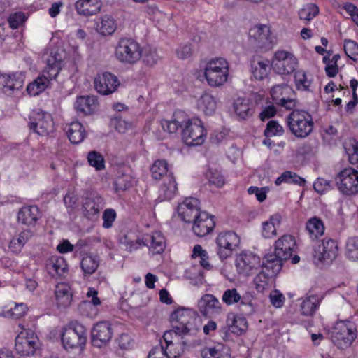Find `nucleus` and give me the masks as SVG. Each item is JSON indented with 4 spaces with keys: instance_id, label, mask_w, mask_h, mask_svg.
Masks as SVG:
<instances>
[{
    "instance_id": "nucleus-1",
    "label": "nucleus",
    "mask_w": 358,
    "mask_h": 358,
    "mask_svg": "<svg viewBox=\"0 0 358 358\" xmlns=\"http://www.w3.org/2000/svg\"><path fill=\"white\" fill-rule=\"evenodd\" d=\"M190 316L189 310L180 308L171 315V322L172 329L164 333L163 338L166 345L182 340L187 336H194L198 332V328L195 327Z\"/></svg>"
},
{
    "instance_id": "nucleus-2",
    "label": "nucleus",
    "mask_w": 358,
    "mask_h": 358,
    "mask_svg": "<svg viewBox=\"0 0 358 358\" xmlns=\"http://www.w3.org/2000/svg\"><path fill=\"white\" fill-rule=\"evenodd\" d=\"M60 54L51 52L47 59L46 66L41 73L27 87V92L31 96L38 95L50 86L52 80H56L63 66Z\"/></svg>"
},
{
    "instance_id": "nucleus-3",
    "label": "nucleus",
    "mask_w": 358,
    "mask_h": 358,
    "mask_svg": "<svg viewBox=\"0 0 358 358\" xmlns=\"http://www.w3.org/2000/svg\"><path fill=\"white\" fill-rule=\"evenodd\" d=\"M296 247V241L292 235H284L274 245V252L265 255L266 268H271L273 273H279L282 262L289 259Z\"/></svg>"
},
{
    "instance_id": "nucleus-4",
    "label": "nucleus",
    "mask_w": 358,
    "mask_h": 358,
    "mask_svg": "<svg viewBox=\"0 0 358 358\" xmlns=\"http://www.w3.org/2000/svg\"><path fill=\"white\" fill-rule=\"evenodd\" d=\"M143 48L134 38L131 37L120 38L115 48V57L124 64H134L142 57Z\"/></svg>"
},
{
    "instance_id": "nucleus-5",
    "label": "nucleus",
    "mask_w": 358,
    "mask_h": 358,
    "mask_svg": "<svg viewBox=\"0 0 358 358\" xmlns=\"http://www.w3.org/2000/svg\"><path fill=\"white\" fill-rule=\"evenodd\" d=\"M287 122L291 133L299 138L308 137L314 127L312 115L302 110H292L287 117Z\"/></svg>"
},
{
    "instance_id": "nucleus-6",
    "label": "nucleus",
    "mask_w": 358,
    "mask_h": 358,
    "mask_svg": "<svg viewBox=\"0 0 358 358\" xmlns=\"http://www.w3.org/2000/svg\"><path fill=\"white\" fill-rule=\"evenodd\" d=\"M203 72L205 78L210 87H220L228 80L229 63L222 57L212 59L206 63Z\"/></svg>"
},
{
    "instance_id": "nucleus-7",
    "label": "nucleus",
    "mask_w": 358,
    "mask_h": 358,
    "mask_svg": "<svg viewBox=\"0 0 358 358\" xmlns=\"http://www.w3.org/2000/svg\"><path fill=\"white\" fill-rule=\"evenodd\" d=\"M62 341L65 349H83L87 341V330L81 324L71 322L64 329Z\"/></svg>"
},
{
    "instance_id": "nucleus-8",
    "label": "nucleus",
    "mask_w": 358,
    "mask_h": 358,
    "mask_svg": "<svg viewBox=\"0 0 358 358\" xmlns=\"http://www.w3.org/2000/svg\"><path fill=\"white\" fill-rule=\"evenodd\" d=\"M356 338V329L352 322L339 321L336 323L331 340L338 348L345 349L350 347Z\"/></svg>"
},
{
    "instance_id": "nucleus-9",
    "label": "nucleus",
    "mask_w": 358,
    "mask_h": 358,
    "mask_svg": "<svg viewBox=\"0 0 358 358\" xmlns=\"http://www.w3.org/2000/svg\"><path fill=\"white\" fill-rule=\"evenodd\" d=\"M335 182L342 194L352 196L358 194V171L354 168L343 169L336 176Z\"/></svg>"
},
{
    "instance_id": "nucleus-10",
    "label": "nucleus",
    "mask_w": 358,
    "mask_h": 358,
    "mask_svg": "<svg viewBox=\"0 0 358 358\" xmlns=\"http://www.w3.org/2000/svg\"><path fill=\"white\" fill-rule=\"evenodd\" d=\"M182 135L187 145H199L204 142L206 133L200 120L192 119L186 120Z\"/></svg>"
},
{
    "instance_id": "nucleus-11",
    "label": "nucleus",
    "mask_w": 358,
    "mask_h": 358,
    "mask_svg": "<svg viewBox=\"0 0 358 358\" xmlns=\"http://www.w3.org/2000/svg\"><path fill=\"white\" fill-rule=\"evenodd\" d=\"M217 255L221 260L231 256L239 244V238L234 231L220 233L215 238Z\"/></svg>"
},
{
    "instance_id": "nucleus-12",
    "label": "nucleus",
    "mask_w": 358,
    "mask_h": 358,
    "mask_svg": "<svg viewBox=\"0 0 358 358\" xmlns=\"http://www.w3.org/2000/svg\"><path fill=\"white\" fill-rule=\"evenodd\" d=\"M271 96L273 102L287 110H292L296 106L294 92L287 84H278L271 89Z\"/></svg>"
},
{
    "instance_id": "nucleus-13",
    "label": "nucleus",
    "mask_w": 358,
    "mask_h": 358,
    "mask_svg": "<svg viewBox=\"0 0 358 358\" xmlns=\"http://www.w3.org/2000/svg\"><path fill=\"white\" fill-rule=\"evenodd\" d=\"M298 65L294 55L289 51L278 50L275 52L272 66L279 74H289L294 72Z\"/></svg>"
},
{
    "instance_id": "nucleus-14",
    "label": "nucleus",
    "mask_w": 358,
    "mask_h": 358,
    "mask_svg": "<svg viewBox=\"0 0 358 358\" xmlns=\"http://www.w3.org/2000/svg\"><path fill=\"white\" fill-rule=\"evenodd\" d=\"M338 252V245L334 240L323 239L313 250V261L316 264L330 263L336 259Z\"/></svg>"
},
{
    "instance_id": "nucleus-15",
    "label": "nucleus",
    "mask_w": 358,
    "mask_h": 358,
    "mask_svg": "<svg viewBox=\"0 0 358 358\" xmlns=\"http://www.w3.org/2000/svg\"><path fill=\"white\" fill-rule=\"evenodd\" d=\"M249 36L257 48L265 50L272 48L274 37L268 25L259 24L254 26L250 29Z\"/></svg>"
},
{
    "instance_id": "nucleus-16",
    "label": "nucleus",
    "mask_w": 358,
    "mask_h": 358,
    "mask_svg": "<svg viewBox=\"0 0 358 358\" xmlns=\"http://www.w3.org/2000/svg\"><path fill=\"white\" fill-rule=\"evenodd\" d=\"M29 127L39 136H46L50 134L55 129L51 114L44 111L34 113L30 119Z\"/></svg>"
},
{
    "instance_id": "nucleus-17",
    "label": "nucleus",
    "mask_w": 358,
    "mask_h": 358,
    "mask_svg": "<svg viewBox=\"0 0 358 358\" xmlns=\"http://www.w3.org/2000/svg\"><path fill=\"white\" fill-rule=\"evenodd\" d=\"M37 341L32 331L23 329L15 338V350L22 356L33 355L37 346Z\"/></svg>"
},
{
    "instance_id": "nucleus-18",
    "label": "nucleus",
    "mask_w": 358,
    "mask_h": 358,
    "mask_svg": "<svg viewBox=\"0 0 358 358\" xmlns=\"http://www.w3.org/2000/svg\"><path fill=\"white\" fill-rule=\"evenodd\" d=\"M103 199L95 192L87 194L84 198L82 205V210L84 216L89 220L96 219L103 208Z\"/></svg>"
},
{
    "instance_id": "nucleus-19",
    "label": "nucleus",
    "mask_w": 358,
    "mask_h": 358,
    "mask_svg": "<svg viewBox=\"0 0 358 358\" xmlns=\"http://www.w3.org/2000/svg\"><path fill=\"white\" fill-rule=\"evenodd\" d=\"M113 334V329L108 322H97L92 329V345L97 348L106 345L111 340Z\"/></svg>"
},
{
    "instance_id": "nucleus-20",
    "label": "nucleus",
    "mask_w": 358,
    "mask_h": 358,
    "mask_svg": "<svg viewBox=\"0 0 358 358\" xmlns=\"http://www.w3.org/2000/svg\"><path fill=\"white\" fill-rule=\"evenodd\" d=\"M120 85L118 78L109 72L98 74L94 79V87L97 92L108 95L114 92Z\"/></svg>"
},
{
    "instance_id": "nucleus-21",
    "label": "nucleus",
    "mask_w": 358,
    "mask_h": 358,
    "mask_svg": "<svg viewBox=\"0 0 358 358\" xmlns=\"http://www.w3.org/2000/svg\"><path fill=\"white\" fill-rule=\"evenodd\" d=\"M262 264L260 258L252 252H242L236 259V266L238 273L245 275H250Z\"/></svg>"
},
{
    "instance_id": "nucleus-22",
    "label": "nucleus",
    "mask_w": 358,
    "mask_h": 358,
    "mask_svg": "<svg viewBox=\"0 0 358 358\" xmlns=\"http://www.w3.org/2000/svg\"><path fill=\"white\" fill-rule=\"evenodd\" d=\"M200 208V201L196 198L189 197L179 204L178 213L184 222L191 223L202 212Z\"/></svg>"
},
{
    "instance_id": "nucleus-23",
    "label": "nucleus",
    "mask_w": 358,
    "mask_h": 358,
    "mask_svg": "<svg viewBox=\"0 0 358 358\" xmlns=\"http://www.w3.org/2000/svg\"><path fill=\"white\" fill-rule=\"evenodd\" d=\"M192 231L199 237L210 234L215 226L214 217L206 211H202L192 222Z\"/></svg>"
},
{
    "instance_id": "nucleus-24",
    "label": "nucleus",
    "mask_w": 358,
    "mask_h": 358,
    "mask_svg": "<svg viewBox=\"0 0 358 358\" xmlns=\"http://www.w3.org/2000/svg\"><path fill=\"white\" fill-rule=\"evenodd\" d=\"M22 75L5 74L0 73V90L7 95H12L15 91L20 90L23 86Z\"/></svg>"
},
{
    "instance_id": "nucleus-25",
    "label": "nucleus",
    "mask_w": 358,
    "mask_h": 358,
    "mask_svg": "<svg viewBox=\"0 0 358 358\" xmlns=\"http://www.w3.org/2000/svg\"><path fill=\"white\" fill-rule=\"evenodd\" d=\"M41 213L36 206H26L21 208L17 213V222L27 227H34L41 217Z\"/></svg>"
},
{
    "instance_id": "nucleus-26",
    "label": "nucleus",
    "mask_w": 358,
    "mask_h": 358,
    "mask_svg": "<svg viewBox=\"0 0 358 358\" xmlns=\"http://www.w3.org/2000/svg\"><path fill=\"white\" fill-rule=\"evenodd\" d=\"M198 306L200 312L204 315L220 314L222 311L220 302L212 294L203 296L198 302Z\"/></svg>"
},
{
    "instance_id": "nucleus-27",
    "label": "nucleus",
    "mask_w": 358,
    "mask_h": 358,
    "mask_svg": "<svg viewBox=\"0 0 358 358\" xmlns=\"http://www.w3.org/2000/svg\"><path fill=\"white\" fill-rule=\"evenodd\" d=\"M144 245L148 246L152 255L161 254L166 248L165 238L161 232L155 231L144 235Z\"/></svg>"
},
{
    "instance_id": "nucleus-28",
    "label": "nucleus",
    "mask_w": 358,
    "mask_h": 358,
    "mask_svg": "<svg viewBox=\"0 0 358 358\" xmlns=\"http://www.w3.org/2000/svg\"><path fill=\"white\" fill-rule=\"evenodd\" d=\"M102 3L100 0H78L75 9L80 15L89 17L100 12Z\"/></svg>"
},
{
    "instance_id": "nucleus-29",
    "label": "nucleus",
    "mask_w": 358,
    "mask_h": 358,
    "mask_svg": "<svg viewBox=\"0 0 358 358\" xmlns=\"http://www.w3.org/2000/svg\"><path fill=\"white\" fill-rule=\"evenodd\" d=\"M45 267L48 273L52 277L63 276L68 269L65 259L57 255L51 256L48 259Z\"/></svg>"
},
{
    "instance_id": "nucleus-30",
    "label": "nucleus",
    "mask_w": 358,
    "mask_h": 358,
    "mask_svg": "<svg viewBox=\"0 0 358 358\" xmlns=\"http://www.w3.org/2000/svg\"><path fill=\"white\" fill-rule=\"evenodd\" d=\"M278 273H273L271 268H266L265 258L262 264V271L255 277L253 282L258 292H264L269 287L272 276Z\"/></svg>"
},
{
    "instance_id": "nucleus-31",
    "label": "nucleus",
    "mask_w": 358,
    "mask_h": 358,
    "mask_svg": "<svg viewBox=\"0 0 358 358\" xmlns=\"http://www.w3.org/2000/svg\"><path fill=\"white\" fill-rule=\"evenodd\" d=\"M119 242L125 250L132 252L144 246V236L140 237L136 233L129 231L122 234Z\"/></svg>"
},
{
    "instance_id": "nucleus-32",
    "label": "nucleus",
    "mask_w": 358,
    "mask_h": 358,
    "mask_svg": "<svg viewBox=\"0 0 358 358\" xmlns=\"http://www.w3.org/2000/svg\"><path fill=\"white\" fill-rule=\"evenodd\" d=\"M97 99L94 96H82L78 97L74 103L76 112L83 115L91 114L96 108Z\"/></svg>"
},
{
    "instance_id": "nucleus-33",
    "label": "nucleus",
    "mask_w": 358,
    "mask_h": 358,
    "mask_svg": "<svg viewBox=\"0 0 358 358\" xmlns=\"http://www.w3.org/2000/svg\"><path fill=\"white\" fill-rule=\"evenodd\" d=\"M178 191L176 179L171 173L164 178L159 189V198L163 200H170L175 196Z\"/></svg>"
},
{
    "instance_id": "nucleus-34",
    "label": "nucleus",
    "mask_w": 358,
    "mask_h": 358,
    "mask_svg": "<svg viewBox=\"0 0 358 358\" xmlns=\"http://www.w3.org/2000/svg\"><path fill=\"white\" fill-rule=\"evenodd\" d=\"M201 358H230L229 349L222 343L201 350Z\"/></svg>"
},
{
    "instance_id": "nucleus-35",
    "label": "nucleus",
    "mask_w": 358,
    "mask_h": 358,
    "mask_svg": "<svg viewBox=\"0 0 358 358\" xmlns=\"http://www.w3.org/2000/svg\"><path fill=\"white\" fill-rule=\"evenodd\" d=\"M55 294L57 305L59 307L66 308L71 304L72 292L69 285L66 283H59L55 287Z\"/></svg>"
},
{
    "instance_id": "nucleus-36",
    "label": "nucleus",
    "mask_w": 358,
    "mask_h": 358,
    "mask_svg": "<svg viewBox=\"0 0 358 358\" xmlns=\"http://www.w3.org/2000/svg\"><path fill=\"white\" fill-rule=\"evenodd\" d=\"M64 129L69 141L73 144L81 143L85 137V130L78 121L67 124Z\"/></svg>"
},
{
    "instance_id": "nucleus-37",
    "label": "nucleus",
    "mask_w": 358,
    "mask_h": 358,
    "mask_svg": "<svg viewBox=\"0 0 358 358\" xmlns=\"http://www.w3.org/2000/svg\"><path fill=\"white\" fill-rule=\"evenodd\" d=\"M281 215L278 213L270 217L269 220L262 223V234L265 238H272L277 235V229L281 223Z\"/></svg>"
},
{
    "instance_id": "nucleus-38",
    "label": "nucleus",
    "mask_w": 358,
    "mask_h": 358,
    "mask_svg": "<svg viewBox=\"0 0 358 358\" xmlns=\"http://www.w3.org/2000/svg\"><path fill=\"white\" fill-rule=\"evenodd\" d=\"M234 110L236 115L242 120L251 117L254 109L250 101L244 98H238L234 103Z\"/></svg>"
},
{
    "instance_id": "nucleus-39",
    "label": "nucleus",
    "mask_w": 358,
    "mask_h": 358,
    "mask_svg": "<svg viewBox=\"0 0 358 358\" xmlns=\"http://www.w3.org/2000/svg\"><path fill=\"white\" fill-rule=\"evenodd\" d=\"M117 29V23L113 17L105 15L100 18V21L96 24V29L102 36H110Z\"/></svg>"
},
{
    "instance_id": "nucleus-40",
    "label": "nucleus",
    "mask_w": 358,
    "mask_h": 358,
    "mask_svg": "<svg viewBox=\"0 0 358 358\" xmlns=\"http://www.w3.org/2000/svg\"><path fill=\"white\" fill-rule=\"evenodd\" d=\"M198 108L204 114L210 115L217 108V101L209 93H203L197 101Z\"/></svg>"
},
{
    "instance_id": "nucleus-41",
    "label": "nucleus",
    "mask_w": 358,
    "mask_h": 358,
    "mask_svg": "<svg viewBox=\"0 0 358 358\" xmlns=\"http://www.w3.org/2000/svg\"><path fill=\"white\" fill-rule=\"evenodd\" d=\"M186 116L182 112L176 113L173 119L171 120H163L162 127L164 131L170 134L176 133L179 128H182V124L185 123Z\"/></svg>"
},
{
    "instance_id": "nucleus-42",
    "label": "nucleus",
    "mask_w": 358,
    "mask_h": 358,
    "mask_svg": "<svg viewBox=\"0 0 358 358\" xmlns=\"http://www.w3.org/2000/svg\"><path fill=\"white\" fill-rule=\"evenodd\" d=\"M33 231L26 229L21 231L17 237H13L9 243V248L13 253H19L25 243L32 237Z\"/></svg>"
},
{
    "instance_id": "nucleus-43",
    "label": "nucleus",
    "mask_w": 358,
    "mask_h": 358,
    "mask_svg": "<svg viewBox=\"0 0 358 358\" xmlns=\"http://www.w3.org/2000/svg\"><path fill=\"white\" fill-rule=\"evenodd\" d=\"M306 228L313 239L319 238L324 232V223L321 219L317 217L310 218L306 222Z\"/></svg>"
},
{
    "instance_id": "nucleus-44",
    "label": "nucleus",
    "mask_w": 358,
    "mask_h": 358,
    "mask_svg": "<svg viewBox=\"0 0 358 358\" xmlns=\"http://www.w3.org/2000/svg\"><path fill=\"white\" fill-rule=\"evenodd\" d=\"M269 69V62L266 59L253 61L251 64L252 74L257 80H261L265 78L268 76Z\"/></svg>"
},
{
    "instance_id": "nucleus-45",
    "label": "nucleus",
    "mask_w": 358,
    "mask_h": 358,
    "mask_svg": "<svg viewBox=\"0 0 358 358\" xmlns=\"http://www.w3.org/2000/svg\"><path fill=\"white\" fill-rule=\"evenodd\" d=\"M229 331L234 334L241 335L247 329V322L244 317L229 315L227 320Z\"/></svg>"
},
{
    "instance_id": "nucleus-46",
    "label": "nucleus",
    "mask_w": 358,
    "mask_h": 358,
    "mask_svg": "<svg viewBox=\"0 0 358 358\" xmlns=\"http://www.w3.org/2000/svg\"><path fill=\"white\" fill-rule=\"evenodd\" d=\"M191 345V341L187 338L179 340L171 345H166L164 348L168 351L171 358H178L184 352L187 347Z\"/></svg>"
},
{
    "instance_id": "nucleus-47",
    "label": "nucleus",
    "mask_w": 358,
    "mask_h": 358,
    "mask_svg": "<svg viewBox=\"0 0 358 358\" xmlns=\"http://www.w3.org/2000/svg\"><path fill=\"white\" fill-rule=\"evenodd\" d=\"M99 266V258L96 255H86L80 262V266L85 275H92Z\"/></svg>"
},
{
    "instance_id": "nucleus-48",
    "label": "nucleus",
    "mask_w": 358,
    "mask_h": 358,
    "mask_svg": "<svg viewBox=\"0 0 358 358\" xmlns=\"http://www.w3.org/2000/svg\"><path fill=\"white\" fill-rule=\"evenodd\" d=\"M319 300L316 296H310L303 300L301 304V314L305 316H313L319 306Z\"/></svg>"
},
{
    "instance_id": "nucleus-49",
    "label": "nucleus",
    "mask_w": 358,
    "mask_h": 358,
    "mask_svg": "<svg viewBox=\"0 0 358 358\" xmlns=\"http://www.w3.org/2000/svg\"><path fill=\"white\" fill-rule=\"evenodd\" d=\"M283 182L285 183H294L297 184L301 186H303L306 180L304 178L300 177L296 173L292 172V171H285L283 172L280 176L277 178L275 180V183L277 185H279Z\"/></svg>"
},
{
    "instance_id": "nucleus-50",
    "label": "nucleus",
    "mask_w": 358,
    "mask_h": 358,
    "mask_svg": "<svg viewBox=\"0 0 358 358\" xmlns=\"http://www.w3.org/2000/svg\"><path fill=\"white\" fill-rule=\"evenodd\" d=\"M150 171L154 179H162L163 176L165 178L168 175V164L165 160H156L152 165Z\"/></svg>"
},
{
    "instance_id": "nucleus-51",
    "label": "nucleus",
    "mask_w": 358,
    "mask_h": 358,
    "mask_svg": "<svg viewBox=\"0 0 358 358\" xmlns=\"http://www.w3.org/2000/svg\"><path fill=\"white\" fill-rule=\"evenodd\" d=\"M319 13V8L314 3L304 6L299 11V17L301 20L310 21Z\"/></svg>"
},
{
    "instance_id": "nucleus-52",
    "label": "nucleus",
    "mask_w": 358,
    "mask_h": 358,
    "mask_svg": "<svg viewBox=\"0 0 358 358\" xmlns=\"http://www.w3.org/2000/svg\"><path fill=\"white\" fill-rule=\"evenodd\" d=\"M192 257L193 258L199 257L200 264L205 269L210 270L212 268V266L208 261L209 257L207 251L203 250L200 245H194Z\"/></svg>"
},
{
    "instance_id": "nucleus-53",
    "label": "nucleus",
    "mask_w": 358,
    "mask_h": 358,
    "mask_svg": "<svg viewBox=\"0 0 358 358\" xmlns=\"http://www.w3.org/2000/svg\"><path fill=\"white\" fill-rule=\"evenodd\" d=\"M294 81L298 90L303 91L309 90L311 80L308 78L306 73L303 71L299 70L296 71Z\"/></svg>"
},
{
    "instance_id": "nucleus-54",
    "label": "nucleus",
    "mask_w": 358,
    "mask_h": 358,
    "mask_svg": "<svg viewBox=\"0 0 358 358\" xmlns=\"http://www.w3.org/2000/svg\"><path fill=\"white\" fill-rule=\"evenodd\" d=\"M347 257L352 261L358 260V237H351L346 243Z\"/></svg>"
},
{
    "instance_id": "nucleus-55",
    "label": "nucleus",
    "mask_w": 358,
    "mask_h": 358,
    "mask_svg": "<svg viewBox=\"0 0 358 358\" xmlns=\"http://www.w3.org/2000/svg\"><path fill=\"white\" fill-rule=\"evenodd\" d=\"M27 306L24 303H15L14 308L3 312L6 317L17 319L23 317L27 311Z\"/></svg>"
},
{
    "instance_id": "nucleus-56",
    "label": "nucleus",
    "mask_w": 358,
    "mask_h": 358,
    "mask_svg": "<svg viewBox=\"0 0 358 358\" xmlns=\"http://www.w3.org/2000/svg\"><path fill=\"white\" fill-rule=\"evenodd\" d=\"M284 133L283 127L275 120H270L264 130V135L266 137H273L275 136H281Z\"/></svg>"
},
{
    "instance_id": "nucleus-57",
    "label": "nucleus",
    "mask_w": 358,
    "mask_h": 358,
    "mask_svg": "<svg viewBox=\"0 0 358 358\" xmlns=\"http://www.w3.org/2000/svg\"><path fill=\"white\" fill-rule=\"evenodd\" d=\"M87 160L89 164L96 170L104 169V159L102 155L96 151H91L88 153Z\"/></svg>"
},
{
    "instance_id": "nucleus-58",
    "label": "nucleus",
    "mask_w": 358,
    "mask_h": 358,
    "mask_svg": "<svg viewBox=\"0 0 358 358\" xmlns=\"http://www.w3.org/2000/svg\"><path fill=\"white\" fill-rule=\"evenodd\" d=\"M206 177L209 183L216 187H221L225 182L224 176L216 170H209L206 173Z\"/></svg>"
},
{
    "instance_id": "nucleus-59",
    "label": "nucleus",
    "mask_w": 358,
    "mask_h": 358,
    "mask_svg": "<svg viewBox=\"0 0 358 358\" xmlns=\"http://www.w3.org/2000/svg\"><path fill=\"white\" fill-rule=\"evenodd\" d=\"M344 50L345 54L354 61L358 60V44L352 40H345Z\"/></svg>"
},
{
    "instance_id": "nucleus-60",
    "label": "nucleus",
    "mask_w": 358,
    "mask_h": 358,
    "mask_svg": "<svg viewBox=\"0 0 358 358\" xmlns=\"http://www.w3.org/2000/svg\"><path fill=\"white\" fill-rule=\"evenodd\" d=\"M27 17L23 12H16L12 13L8 17V23L12 29H17L22 26L27 20Z\"/></svg>"
},
{
    "instance_id": "nucleus-61",
    "label": "nucleus",
    "mask_w": 358,
    "mask_h": 358,
    "mask_svg": "<svg viewBox=\"0 0 358 358\" xmlns=\"http://www.w3.org/2000/svg\"><path fill=\"white\" fill-rule=\"evenodd\" d=\"M241 295L234 288L227 289L222 295V301L227 305H231L241 300Z\"/></svg>"
},
{
    "instance_id": "nucleus-62",
    "label": "nucleus",
    "mask_w": 358,
    "mask_h": 358,
    "mask_svg": "<svg viewBox=\"0 0 358 358\" xmlns=\"http://www.w3.org/2000/svg\"><path fill=\"white\" fill-rule=\"evenodd\" d=\"M111 124L120 133H125L131 126V123L122 119L120 116L112 118Z\"/></svg>"
},
{
    "instance_id": "nucleus-63",
    "label": "nucleus",
    "mask_w": 358,
    "mask_h": 358,
    "mask_svg": "<svg viewBox=\"0 0 358 358\" xmlns=\"http://www.w3.org/2000/svg\"><path fill=\"white\" fill-rule=\"evenodd\" d=\"M115 218L116 212L114 209H106L103 213V227L105 229L110 228Z\"/></svg>"
},
{
    "instance_id": "nucleus-64",
    "label": "nucleus",
    "mask_w": 358,
    "mask_h": 358,
    "mask_svg": "<svg viewBox=\"0 0 358 358\" xmlns=\"http://www.w3.org/2000/svg\"><path fill=\"white\" fill-rule=\"evenodd\" d=\"M148 358H171L166 349L161 345L156 346L148 354Z\"/></svg>"
}]
</instances>
